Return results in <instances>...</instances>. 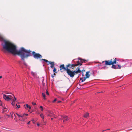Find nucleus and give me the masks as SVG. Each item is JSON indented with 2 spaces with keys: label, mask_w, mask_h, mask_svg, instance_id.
<instances>
[{
  "label": "nucleus",
  "mask_w": 132,
  "mask_h": 132,
  "mask_svg": "<svg viewBox=\"0 0 132 132\" xmlns=\"http://www.w3.org/2000/svg\"><path fill=\"white\" fill-rule=\"evenodd\" d=\"M82 75L83 76H84V75H83V72H82Z\"/></svg>",
  "instance_id": "nucleus-51"
},
{
  "label": "nucleus",
  "mask_w": 132,
  "mask_h": 132,
  "mask_svg": "<svg viewBox=\"0 0 132 132\" xmlns=\"http://www.w3.org/2000/svg\"><path fill=\"white\" fill-rule=\"evenodd\" d=\"M16 105L18 108H19L20 107V105H17V104H16Z\"/></svg>",
  "instance_id": "nucleus-26"
},
{
  "label": "nucleus",
  "mask_w": 132,
  "mask_h": 132,
  "mask_svg": "<svg viewBox=\"0 0 132 132\" xmlns=\"http://www.w3.org/2000/svg\"><path fill=\"white\" fill-rule=\"evenodd\" d=\"M48 112L50 114L48 115L49 116H51L52 115H54L55 114L54 112L51 110L48 111Z\"/></svg>",
  "instance_id": "nucleus-10"
},
{
  "label": "nucleus",
  "mask_w": 132,
  "mask_h": 132,
  "mask_svg": "<svg viewBox=\"0 0 132 132\" xmlns=\"http://www.w3.org/2000/svg\"><path fill=\"white\" fill-rule=\"evenodd\" d=\"M40 108H41L42 111H43V107L42 106H40Z\"/></svg>",
  "instance_id": "nucleus-29"
},
{
  "label": "nucleus",
  "mask_w": 132,
  "mask_h": 132,
  "mask_svg": "<svg viewBox=\"0 0 132 132\" xmlns=\"http://www.w3.org/2000/svg\"><path fill=\"white\" fill-rule=\"evenodd\" d=\"M51 119L52 120L53 119V118H51Z\"/></svg>",
  "instance_id": "nucleus-53"
},
{
  "label": "nucleus",
  "mask_w": 132,
  "mask_h": 132,
  "mask_svg": "<svg viewBox=\"0 0 132 132\" xmlns=\"http://www.w3.org/2000/svg\"><path fill=\"white\" fill-rule=\"evenodd\" d=\"M11 117L12 118H13V116H12V115L11 116Z\"/></svg>",
  "instance_id": "nucleus-50"
},
{
  "label": "nucleus",
  "mask_w": 132,
  "mask_h": 132,
  "mask_svg": "<svg viewBox=\"0 0 132 132\" xmlns=\"http://www.w3.org/2000/svg\"><path fill=\"white\" fill-rule=\"evenodd\" d=\"M21 118H24V117L25 116V113H24L23 114H21Z\"/></svg>",
  "instance_id": "nucleus-24"
},
{
  "label": "nucleus",
  "mask_w": 132,
  "mask_h": 132,
  "mask_svg": "<svg viewBox=\"0 0 132 132\" xmlns=\"http://www.w3.org/2000/svg\"><path fill=\"white\" fill-rule=\"evenodd\" d=\"M28 115V114H25V116H27Z\"/></svg>",
  "instance_id": "nucleus-40"
},
{
  "label": "nucleus",
  "mask_w": 132,
  "mask_h": 132,
  "mask_svg": "<svg viewBox=\"0 0 132 132\" xmlns=\"http://www.w3.org/2000/svg\"><path fill=\"white\" fill-rule=\"evenodd\" d=\"M40 116L43 119L44 118V117L43 114H40Z\"/></svg>",
  "instance_id": "nucleus-22"
},
{
  "label": "nucleus",
  "mask_w": 132,
  "mask_h": 132,
  "mask_svg": "<svg viewBox=\"0 0 132 132\" xmlns=\"http://www.w3.org/2000/svg\"><path fill=\"white\" fill-rule=\"evenodd\" d=\"M32 104L33 105H36V103H35L34 102H32Z\"/></svg>",
  "instance_id": "nucleus-28"
},
{
  "label": "nucleus",
  "mask_w": 132,
  "mask_h": 132,
  "mask_svg": "<svg viewBox=\"0 0 132 132\" xmlns=\"http://www.w3.org/2000/svg\"><path fill=\"white\" fill-rule=\"evenodd\" d=\"M26 107L25 106L26 105H24V107L25 108H29V110H30L31 108V106H30L29 105H28V104H27L26 105Z\"/></svg>",
  "instance_id": "nucleus-14"
},
{
  "label": "nucleus",
  "mask_w": 132,
  "mask_h": 132,
  "mask_svg": "<svg viewBox=\"0 0 132 132\" xmlns=\"http://www.w3.org/2000/svg\"><path fill=\"white\" fill-rule=\"evenodd\" d=\"M27 118V117L25 118V119L24 118H20L19 120L21 121H24L25 120V119Z\"/></svg>",
  "instance_id": "nucleus-18"
},
{
  "label": "nucleus",
  "mask_w": 132,
  "mask_h": 132,
  "mask_svg": "<svg viewBox=\"0 0 132 132\" xmlns=\"http://www.w3.org/2000/svg\"><path fill=\"white\" fill-rule=\"evenodd\" d=\"M15 102H16V101H14V100H12V102L11 103L12 105L14 106L15 105Z\"/></svg>",
  "instance_id": "nucleus-20"
},
{
  "label": "nucleus",
  "mask_w": 132,
  "mask_h": 132,
  "mask_svg": "<svg viewBox=\"0 0 132 132\" xmlns=\"http://www.w3.org/2000/svg\"><path fill=\"white\" fill-rule=\"evenodd\" d=\"M13 113H12V114H11V115H12V116H13Z\"/></svg>",
  "instance_id": "nucleus-46"
},
{
  "label": "nucleus",
  "mask_w": 132,
  "mask_h": 132,
  "mask_svg": "<svg viewBox=\"0 0 132 132\" xmlns=\"http://www.w3.org/2000/svg\"><path fill=\"white\" fill-rule=\"evenodd\" d=\"M89 113H85V114L84 116V117L85 118H86L87 117H89Z\"/></svg>",
  "instance_id": "nucleus-15"
},
{
  "label": "nucleus",
  "mask_w": 132,
  "mask_h": 132,
  "mask_svg": "<svg viewBox=\"0 0 132 132\" xmlns=\"http://www.w3.org/2000/svg\"><path fill=\"white\" fill-rule=\"evenodd\" d=\"M53 71L54 72L57 73V72L56 71V68H54Z\"/></svg>",
  "instance_id": "nucleus-21"
},
{
  "label": "nucleus",
  "mask_w": 132,
  "mask_h": 132,
  "mask_svg": "<svg viewBox=\"0 0 132 132\" xmlns=\"http://www.w3.org/2000/svg\"><path fill=\"white\" fill-rule=\"evenodd\" d=\"M20 62H20H20H19V63H20Z\"/></svg>",
  "instance_id": "nucleus-54"
},
{
  "label": "nucleus",
  "mask_w": 132,
  "mask_h": 132,
  "mask_svg": "<svg viewBox=\"0 0 132 132\" xmlns=\"http://www.w3.org/2000/svg\"><path fill=\"white\" fill-rule=\"evenodd\" d=\"M61 102V101H58V103H60V102Z\"/></svg>",
  "instance_id": "nucleus-45"
},
{
  "label": "nucleus",
  "mask_w": 132,
  "mask_h": 132,
  "mask_svg": "<svg viewBox=\"0 0 132 132\" xmlns=\"http://www.w3.org/2000/svg\"><path fill=\"white\" fill-rule=\"evenodd\" d=\"M62 120H63V122H64V121H67L68 120L69 118L67 116L65 117L64 116H62Z\"/></svg>",
  "instance_id": "nucleus-9"
},
{
  "label": "nucleus",
  "mask_w": 132,
  "mask_h": 132,
  "mask_svg": "<svg viewBox=\"0 0 132 132\" xmlns=\"http://www.w3.org/2000/svg\"><path fill=\"white\" fill-rule=\"evenodd\" d=\"M37 125L38 126H40V124L39 123H37Z\"/></svg>",
  "instance_id": "nucleus-35"
},
{
  "label": "nucleus",
  "mask_w": 132,
  "mask_h": 132,
  "mask_svg": "<svg viewBox=\"0 0 132 132\" xmlns=\"http://www.w3.org/2000/svg\"><path fill=\"white\" fill-rule=\"evenodd\" d=\"M30 122V121H29V122H28L27 123V124H29Z\"/></svg>",
  "instance_id": "nucleus-38"
},
{
  "label": "nucleus",
  "mask_w": 132,
  "mask_h": 132,
  "mask_svg": "<svg viewBox=\"0 0 132 132\" xmlns=\"http://www.w3.org/2000/svg\"><path fill=\"white\" fill-rule=\"evenodd\" d=\"M90 73V72L89 71H87L86 72V74L85 76L87 78H89L90 76V75L89 74V73Z\"/></svg>",
  "instance_id": "nucleus-13"
},
{
  "label": "nucleus",
  "mask_w": 132,
  "mask_h": 132,
  "mask_svg": "<svg viewBox=\"0 0 132 132\" xmlns=\"http://www.w3.org/2000/svg\"><path fill=\"white\" fill-rule=\"evenodd\" d=\"M13 115H14L15 117V113H13Z\"/></svg>",
  "instance_id": "nucleus-44"
},
{
  "label": "nucleus",
  "mask_w": 132,
  "mask_h": 132,
  "mask_svg": "<svg viewBox=\"0 0 132 132\" xmlns=\"http://www.w3.org/2000/svg\"><path fill=\"white\" fill-rule=\"evenodd\" d=\"M14 120H16V121H17L15 117V118H14Z\"/></svg>",
  "instance_id": "nucleus-43"
},
{
  "label": "nucleus",
  "mask_w": 132,
  "mask_h": 132,
  "mask_svg": "<svg viewBox=\"0 0 132 132\" xmlns=\"http://www.w3.org/2000/svg\"><path fill=\"white\" fill-rule=\"evenodd\" d=\"M52 78H53V77H54V76H53L52 75Z\"/></svg>",
  "instance_id": "nucleus-47"
},
{
  "label": "nucleus",
  "mask_w": 132,
  "mask_h": 132,
  "mask_svg": "<svg viewBox=\"0 0 132 132\" xmlns=\"http://www.w3.org/2000/svg\"><path fill=\"white\" fill-rule=\"evenodd\" d=\"M12 95L14 96V95L12 94H11V95H6L3 94V97L5 100L8 101L9 100H12V98H13Z\"/></svg>",
  "instance_id": "nucleus-4"
},
{
  "label": "nucleus",
  "mask_w": 132,
  "mask_h": 132,
  "mask_svg": "<svg viewBox=\"0 0 132 132\" xmlns=\"http://www.w3.org/2000/svg\"><path fill=\"white\" fill-rule=\"evenodd\" d=\"M46 94L48 95H49V93H48V92L47 91H46Z\"/></svg>",
  "instance_id": "nucleus-34"
},
{
  "label": "nucleus",
  "mask_w": 132,
  "mask_h": 132,
  "mask_svg": "<svg viewBox=\"0 0 132 132\" xmlns=\"http://www.w3.org/2000/svg\"><path fill=\"white\" fill-rule=\"evenodd\" d=\"M12 100H14V101H16V98L15 97V96H14V99H13H13Z\"/></svg>",
  "instance_id": "nucleus-33"
},
{
  "label": "nucleus",
  "mask_w": 132,
  "mask_h": 132,
  "mask_svg": "<svg viewBox=\"0 0 132 132\" xmlns=\"http://www.w3.org/2000/svg\"><path fill=\"white\" fill-rule=\"evenodd\" d=\"M86 78H87V77H85L84 79L85 80L86 79Z\"/></svg>",
  "instance_id": "nucleus-36"
},
{
  "label": "nucleus",
  "mask_w": 132,
  "mask_h": 132,
  "mask_svg": "<svg viewBox=\"0 0 132 132\" xmlns=\"http://www.w3.org/2000/svg\"><path fill=\"white\" fill-rule=\"evenodd\" d=\"M31 73L32 75L34 77H35L36 76V73L32 71Z\"/></svg>",
  "instance_id": "nucleus-17"
},
{
  "label": "nucleus",
  "mask_w": 132,
  "mask_h": 132,
  "mask_svg": "<svg viewBox=\"0 0 132 132\" xmlns=\"http://www.w3.org/2000/svg\"><path fill=\"white\" fill-rule=\"evenodd\" d=\"M77 70H75V72H76V74H78L79 73H80L81 72V70L80 69V68L79 67H78L77 68Z\"/></svg>",
  "instance_id": "nucleus-12"
},
{
  "label": "nucleus",
  "mask_w": 132,
  "mask_h": 132,
  "mask_svg": "<svg viewBox=\"0 0 132 132\" xmlns=\"http://www.w3.org/2000/svg\"><path fill=\"white\" fill-rule=\"evenodd\" d=\"M116 58H115V59H113L107 61L106 60L105 61H103L102 63H103L105 62V65H112L111 67L114 69H120L121 67V66L120 65L118 64H114L116 63Z\"/></svg>",
  "instance_id": "nucleus-2"
},
{
  "label": "nucleus",
  "mask_w": 132,
  "mask_h": 132,
  "mask_svg": "<svg viewBox=\"0 0 132 132\" xmlns=\"http://www.w3.org/2000/svg\"><path fill=\"white\" fill-rule=\"evenodd\" d=\"M42 95L43 97H44V99H45V100H46V98H45V93H42Z\"/></svg>",
  "instance_id": "nucleus-19"
},
{
  "label": "nucleus",
  "mask_w": 132,
  "mask_h": 132,
  "mask_svg": "<svg viewBox=\"0 0 132 132\" xmlns=\"http://www.w3.org/2000/svg\"><path fill=\"white\" fill-rule=\"evenodd\" d=\"M2 104V102L0 100V106H1Z\"/></svg>",
  "instance_id": "nucleus-30"
},
{
  "label": "nucleus",
  "mask_w": 132,
  "mask_h": 132,
  "mask_svg": "<svg viewBox=\"0 0 132 132\" xmlns=\"http://www.w3.org/2000/svg\"><path fill=\"white\" fill-rule=\"evenodd\" d=\"M102 92H100V93H102ZM100 93V92H98L97 93Z\"/></svg>",
  "instance_id": "nucleus-49"
},
{
  "label": "nucleus",
  "mask_w": 132,
  "mask_h": 132,
  "mask_svg": "<svg viewBox=\"0 0 132 132\" xmlns=\"http://www.w3.org/2000/svg\"><path fill=\"white\" fill-rule=\"evenodd\" d=\"M44 122V124H43V125H45V123Z\"/></svg>",
  "instance_id": "nucleus-52"
},
{
  "label": "nucleus",
  "mask_w": 132,
  "mask_h": 132,
  "mask_svg": "<svg viewBox=\"0 0 132 132\" xmlns=\"http://www.w3.org/2000/svg\"><path fill=\"white\" fill-rule=\"evenodd\" d=\"M5 94H9V92H8L7 91H5Z\"/></svg>",
  "instance_id": "nucleus-32"
},
{
  "label": "nucleus",
  "mask_w": 132,
  "mask_h": 132,
  "mask_svg": "<svg viewBox=\"0 0 132 132\" xmlns=\"http://www.w3.org/2000/svg\"><path fill=\"white\" fill-rule=\"evenodd\" d=\"M41 60L44 61L46 62H49V64H51V67L52 68H54V62L48 61L47 60L45 59H42Z\"/></svg>",
  "instance_id": "nucleus-6"
},
{
  "label": "nucleus",
  "mask_w": 132,
  "mask_h": 132,
  "mask_svg": "<svg viewBox=\"0 0 132 132\" xmlns=\"http://www.w3.org/2000/svg\"><path fill=\"white\" fill-rule=\"evenodd\" d=\"M31 121H32V122H33V123H34V120H31Z\"/></svg>",
  "instance_id": "nucleus-41"
},
{
  "label": "nucleus",
  "mask_w": 132,
  "mask_h": 132,
  "mask_svg": "<svg viewBox=\"0 0 132 132\" xmlns=\"http://www.w3.org/2000/svg\"><path fill=\"white\" fill-rule=\"evenodd\" d=\"M4 109H3V111H2V113H3L4 112H6L7 111V110H6L7 108H6V107H3Z\"/></svg>",
  "instance_id": "nucleus-16"
},
{
  "label": "nucleus",
  "mask_w": 132,
  "mask_h": 132,
  "mask_svg": "<svg viewBox=\"0 0 132 132\" xmlns=\"http://www.w3.org/2000/svg\"><path fill=\"white\" fill-rule=\"evenodd\" d=\"M32 53L35 59H38L42 57V56L39 53H36L34 51L32 52Z\"/></svg>",
  "instance_id": "nucleus-5"
},
{
  "label": "nucleus",
  "mask_w": 132,
  "mask_h": 132,
  "mask_svg": "<svg viewBox=\"0 0 132 132\" xmlns=\"http://www.w3.org/2000/svg\"><path fill=\"white\" fill-rule=\"evenodd\" d=\"M0 41H3L4 42V44H2L3 48L1 50L2 51L5 52L6 50L14 55H20L22 60L23 61L24 64L27 66V64L26 63L24 59L31 56L30 50H27L23 47H22L19 51H17L16 46L9 41L5 40L4 37L1 34Z\"/></svg>",
  "instance_id": "nucleus-1"
},
{
  "label": "nucleus",
  "mask_w": 132,
  "mask_h": 132,
  "mask_svg": "<svg viewBox=\"0 0 132 132\" xmlns=\"http://www.w3.org/2000/svg\"><path fill=\"white\" fill-rule=\"evenodd\" d=\"M67 67V68L68 69H73V68H72V67L71 65V64L69 63L66 66Z\"/></svg>",
  "instance_id": "nucleus-11"
},
{
  "label": "nucleus",
  "mask_w": 132,
  "mask_h": 132,
  "mask_svg": "<svg viewBox=\"0 0 132 132\" xmlns=\"http://www.w3.org/2000/svg\"><path fill=\"white\" fill-rule=\"evenodd\" d=\"M56 98H55V99L53 101V103H54V102L55 101H56Z\"/></svg>",
  "instance_id": "nucleus-31"
},
{
  "label": "nucleus",
  "mask_w": 132,
  "mask_h": 132,
  "mask_svg": "<svg viewBox=\"0 0 132 132\" xmlns=\"http://www.w3.org/2000/svg\"><path fill=\"white\" fill-rule=\"evenodd\" d=\"M67 73L69 76L71 78H73L74 77L75 75L76 74L75 70L73 71H71L69 69H68L66 71Z\"/></svg>",
  "instance_id": "nucleus-3"
},
{
  "label": "nucleus",
  "mask_w": 132,
  "mask_h": 132,
  "mask_svg": "<svg viewBox=\"0 0 132 132\" xmlns=\"http://www.w3.org/2000/svg\"><path fill=\"white\" fill-rule=\"evenodd\" d=\"M60 70L61 72H62L63 71H62V70L63 69V71H67L68 69L66 67H65L64 65L63 64H62L60 66Z\"/></svg>",
  "instance_id": "nucleus-7"
},
{
  "label": "nucleus",
  "mask_w": 132,
  "mask_h": 132,
  "mask_svg": "<svg viewBox=\"0 0 132 132\" xmlns=\"http://www.w3.org/2000/svg\"><path fill=\"white\" fill-rule=\"evenodd\" d=\"M85 71V70H82L81 71L82 72V71Z\"/></svg>",
  "instance_id": "nucleus-39"
},
{
  "label": "nucleus",
  "mask_w": 132,
  "mask_h": 132,
  "mask_svg": "<svg viewBox=\"0 0 132 132\" xmlns=\"http://www.w3.org/2000/svg\"><path fill=\"white\" fill-rule=\"evenodd\" d=\"M2 78V77L1 76H0V79L1 78Z\"/></svg>",
  "instance_id": "nucleus-48"
},
{
  "label": "nucleus",
  "mask_w": 132,
  "mask_h": 132,
  "mask_svg": "<svg viewBox=\"0 0 132 132\" xmlns=\"http://www.w3.org/2000/svg\"><path fill=\"white\" fill-rule=\"evenodd\" d=\"M109 129H106V130H103L102 131H104L105 130H109Z\"/></svg>",
  "instance_id": "nucleus-42"
},
{
  "label": "nucleus",
  "mask_w": 132,
  "mask_h": 132,
  "mask_svg": "<svg viewBox=\"0 0 132 132\" xmlns=\"http://www.w3.org/2000/svg\"><path fill=\"white\" fill-rule=\"evenodd\" d=\"M15 114L18 116L19 117H21V115H20L17 114L16 113Z\"/></svg>",
  "instance_id": "nucleus-25"
},
{
  "label": "nucleus",
  "mask_w": 132,
  "mask_h": 132,
  "mask_svg": "<svg viewBox=\"0 0 132 132\" xmlns=\"http://www.w3.org/2000/svg\"><path fill=\"white\" fill-rule=\"evenodd\" d=\"M79 60H80V62L79 61H78L77 62V64H76V65H77V66H78V65H82V64L81 63H83V62H85V61H87L86 60H84V59H79Z\"/></svg>",
  "instance_id": "nucleus-8"
},
{
  "label": "nucleus",
  "mask_w": 132,
  "mask_h": 132,
  "mask_svg": "<svg viewBox=\"0 0 132 132\" xmlns=\"http://www.w3.org/2000/svg\"><path fill=\"white\" fill-rule=\"evenodd\" d=\"M80 79L81 80V81L82 82H83L84 81H85V80L84 79V78H82L81 79V78H80Z\"/></svg>",
  "instance_id": "nucleus-27"
},
{
  "label": "nucleus",
  "mask_w": 132,
  "mask_h": 132,
  "mask_svg": "<svg viewBox=\"0 0 132 132\" xmlns=\"http://www.w3.org/2000/svg\"><path fill=\"white\" fill-rule=\"evenodd\" d=\"M71 65L72 68H73V67H75V66H77V65H76V64H71Z\"/></svg>",
  "instance_id": "nucleus-23"
},
{
  "label": "nucleus",
  "mask_w": 132,
  "mask_h": 132,
  "mask_svg": "<svg viewBox=\"0 0 132 132\" xmlns=\"http://www.w3.org/2000/svg\"><path fill=\"white\" fill-rule=\"evenodd\" d=\"M54 74H53V75H54V76H55V75H56V74H55V73H55V72H54Z\"/></svg>",
  "instance_id": "nucleus-37"
}]
</instances>
